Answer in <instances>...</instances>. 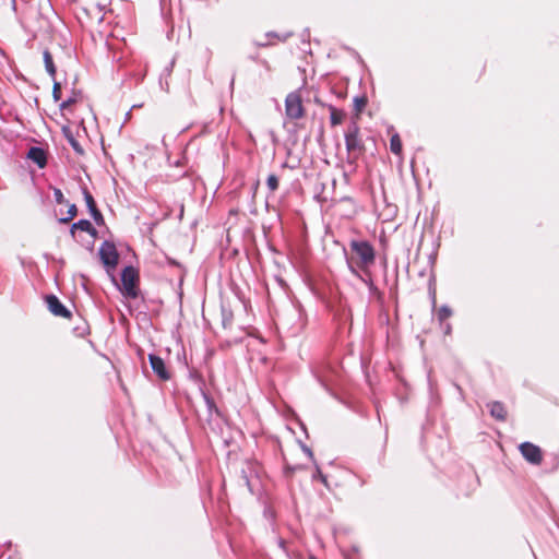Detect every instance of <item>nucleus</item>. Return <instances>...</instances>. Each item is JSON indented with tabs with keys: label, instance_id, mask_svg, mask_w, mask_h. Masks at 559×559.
I'll list each match as a JSON object with an SVG mask.
<instances>
[{
	"label": "nucleus",
	"instance_id": "nucleus-1",
	"mask_svg": "<svg viewBox=\"0 0 559 559\" xmlns=\"http://www.w3.org/2000/svg\"><path fill=\"white\" fill-rule=\"evenodd\" d=\"M345 145L348 155L347 160L350 164L356 163L366 152V146L360 135V128L356 121H353L347 127Z\"/></svg>",
	"mask_w": 559,
	"mask_h": 559
},
{
	"label": "nucleus",
	"instance_id": "nucleus-2",
	"mask_svg": "<svg viewBox=\"0 0 559 559\" xmlns=\"http://www.w3.org/2000/svg\"><path fill=\"white\" fill-rule=\"evenodd\" d=\"M350 249L357 255L356 265L366 271L374 263L376 253L373 247L368 241H350Z\"/></svg>",
	"mask_w": 559,
	"mask_h": 559
},
{
	"label": "nucleus",
	"instance_id": "nucleus-3",
	"mask_svg": "<svg viewBox=\"0 0 559 559\" xmlns=\"http://www.w3.org/2000/svg\"><path fill=\"white\" fill-rule=\"evenodd\" d=\"M140 276L136 269L126 266L121 272V293L124 297L135 299L139 297Z\"/></svg>",
	"mask_w": 559,
	"mask_h": 559
},
{
	"label": "nucleus",
	"instance_id": "nucleus-4",
	"mask_svg": "<svg viewBox=\"0 0 559 559\" xmlns=\"http://www.w3.org/2000/svg\"><path fill=\"white\" fill-rule=\"evenodd\" d=\"M285 115L289 120H299L306 116V108L299 91H294L286 96Z\"/></svg>",
	"mask_w": 559,
	"mask_h": 559
},
{
	"label": "nucleus",
	"instance_id": "nucleus-5",
	"mask_svg": "<svg viewBox=\"0 0 559 559\" xmlns=\"http://www.w3.org/2000/svg\"><path fill=\"white\" fill-rule=\"evenodd\" d=\"M519 450L523 457L531 464L539 465L543 462L544 455L542 449L532 443L523 442L520 444Z\"/></svg>",
	"mask_w": 559,
	"mask_h": 559
},
{
	"label": "nucleus",
	"instance_id": "nucleus-6",
	"mask_svg": "<svg viewBox=\"0 0 559 559\" xmlns=\"http://www.w3.org/2000/svg\"><path fill=\"white\" fill-rule=\"evenodd\" d=\"M102 262L108 267H116L119 261V254L114 243L105 241L99 248Z\"/></svg>",
	"mask_w": 559,
	"mask_h": 559
},
{
	"label": "nucleus",
	"instance_id": "nucleus-7",
	"mask_svg": "<svg viewBox=\"0 0 559 559\" xmlns=\"http://www.w3.org/2000/svg\"><path fill=\"white\" fill-rule=\"evenodd\" d=\"M46 300V304H47V307L49 309V311L57 316V317H61V318H64V319H71L72 317V313L70 310H68L61 302L60 300L58 299L57 296L55 295H48L46 296L45 298Z\"/></svg>",
	"mask_w": 559,
	"mask_h": 559
},
{
	"label": "nucleus",
	"instance_id": "nucleus-8",
	"mask_svg": "<svg viewBox=\"0 0 559 559\" xmlns=\"http://www.w3.org/2000/svg\"><path fill=\"white\" fill-rule=\"evenodd\" d=\"M148 360L153 371L157 374L160 380L167 381L170 379V373L166 368L164 360L154 354L148 355Z\"/></svg>",
	"mask_w": 559,
	"mask_h": 559
},
{
	"label": "nucleus",
	"instance_id": "nucleus-9",
	"mask_svg": "<svg viewBox=\"0 0 559 559\" xmlns=\"http://www.w3.org/2000/svg\"><path fill=\"white\" fill-rule=\"evenodd\" d=\"M27 157L34 162L39 168L47 165V153L44 148L33 146L28 150Z\"/></svg>",
	"mask_w": 559,
	"mask_h": 559
},
{
	"label": "nucleus",
	"instance_id": "nucleus-10",
	"mask_svg": "<svg viewBox=\"0 0 559 559\" xmlns=\"http://www.w3.org/2000/svg\"><path fill=\"white\" fill-rule=\"evenodd\" d=\"M491 417L496 420L504 421L508 417V411L502 402L495 401L488 404Z\"/></svg>",
	"mask_w": 559,
	"mask_h": 559
},
{
	"label": "nucleus",
	"instance_id": "nucleus-11",
	"mask_svg": "<svg viewBox=\"0 0 559 559\" xmlns=\"http://www.w3.org/2000/svg\"><path fill=\"white\" fill-rule=\"evenodd\" d=\"M329 111H330V122L332 127L342 124L346 114L344 110L337 109L336 107L329 105Z\"/></svg>",
	"mask_w": 559,
	"mask_h": 559
},
{
	"label": "nucleus",
	"instance_id": "nucleus-12",
	"mask_svg": "<svg viewBox=\"0 0 559 559\" xmlns=\"http://www.w3.org/2000/svg\"><path fill=\"white\" fill-rule=\"evenodd\" d=\"M76 229L86 231L93 236L96 234V229L93 227L91 222L87 219H81L72 225L71 230H70L72 236H74Z\"/></svg>",
	"mask_w": 559,
	"mask_h": 559
},
{
	"label": "nucleus",
	"instance_id": "nucleus-13",
	"mask_svg": "<svg viewBox=\"0 0 559 559\" xmlns=\"http://www.w3.org/2000/svg\"><path fill=\"white\" fill-rule=\"evenodd\" d=\"M43 58H44L45 68L47 70L48 74L50 75V78L52 80H55L57 69L53 63L52 55L50 53L49 50H45L43 53Z\"/></svg>",
	"mask_w": 559,
	"mask_h": 559
},
{
	"label": "nucleus",
	"instance_id": "nucleus-14",
	"mask_svg": "<svg viewBox=\"0 0 559 559\" xmlns=\"http://www.w3.org/2000/svg\"><path fill=\"white\" fill-rule=\"evenodd\" d=\"M390 150L395 155L402 154V150H403L402 141L397 133L393 134L390 139Z\"/></svg>",
	"mask_w": 559,
	"mask_h": 559
},
{
	"label": "nucleus",
	"instance_id": "nucleus-15",
	"mask_svg": "<svg viewBox=\"0 0 559 559\" xmlns=\"http://www.w3.org/2000/svg\"><path fill=\"white\" fill-rule=\"evenodd\" d=\"M66 136L72 148L80 155L84 154L83 147L80 143L74 139L73 134L69 130H64Z\"/></svg>",
	"mask_w": 559,
	"mask_h": 559
},
{
	"label": "nucleus",
	"instance_id": "nucleus-16",
	"mask_svg": "<svg viewBox=\"0 0 559 559\" xmlns=\"http://www.w3.org/2000/svg\"><path fill=\"white\" fill-rule=\"evenodd\" d=\"M78 215V207L75 204H69L68 215L66 217L59 218L61 224L70 223Z\"/></svg>",
	"mask_w": 559,
	"mask_h": 559
},
{
	"label": "nucleus",
	"instance_id": "nucleus-17",
	"mask_svg": "<svg viewBox=\"0 0 559 559\" xmlns=\"http://www.w3.org/2000/svg\"><path fill=\"white\" fill-rule=\"evenodd\" d=\"M367 105V98L365 96L356 97L354 99V109L356 112V117L358 118L361 111L365 109Z\"/></svg>",
	"mask_w": 559,
	"mask_h": 559
},
{
	"label": "nucleus",
	"instance_id": "nucleus-18",
	"mask_svg": "<svg viewBox=\"0 0 559 559\" xmlns=\"http://www.w3.org/2000/svg\"><path fill=\"white\" fill-rule=\"evenodd\" d=\"M452 316V310L448 306H442L437 311V318L440 322L448 320Z\"/></svg>",
	"mask_w": 559,
	"mask_h": 559
},
{
	"label": "nucleus",
	"instance_id": "nucleus-19",
	"mask_svg": "<svg viewBox=\"0 0 559 559\" xmlns=\"http://www.w3.org/2000/svg\"><path fill=\"white\" fill-rule=\"evenodd\" d=\"M82 193H83L86 206H87L88 211H91L92 207L96 206L94 197L92 195V193L88 191L87 188H83Z\"/></svg>",
	"mask_w": 559,
	"mask_h": 559
},
{
	"label": "nucleus",
	"instance_id": "nucleus-20",
	"mask_svg": "<svg viewBox=\"0 0 559 559\" xmlns=\"http://www.w3.org/2000/svg\"><path fill=\"white\" fill-rule=\"evenodd\" d=\"M267 188L271 192H275L278 189V178L276 175L271 174L266 180Z\"/></svg>",
	"mask_w": 559,
	"mask_h": 559
},
{
	"label": "nucleus",
	"instance_id": "nucleus-21",
	"mask_svg": "<svg viewBox=\"0 0 559 559\" xmlns=\"http://www.w3.org/2000/svg\"><path fill=\"white\" fill-rule=\"evenodd\" d=\"M92 217L94 218V221L99 225V224H103L104 223V217H103V214L100 213V211L98 210L97 205L92 207L91 211H90Z\"/></svg>",
	"mask_w": 559,
	"mask_h": 559
},
{
	"label": "nucleus",
	"instance_id": "nucleus-22",
	"mask_svg": "<svg viewBox=\"0 0 559 559\" xmlns=\"http://www.w3.org/2000/svg\"><path fill=\"white\" fill-rule=\"evenodd\" d=\"M52 97L56 102L61 99V84L57 81L53 82Z\"/></svg>",
	"mask_w": 559,
	"mask_h": 559
},
{
	"label": "nucleus",
	"instance_id": "nucleus-23",
	"mask_svg": "<svg viewBox=\"0 0 559 559\" xmlns=\"http://www.w3.org/2000/svg\"><path fill=\"white\" fill-rule=\"evenodd\" d=\"M53 195H55V201L58 204L67 203V200L64 199V195H63V193H62V191L60 189L53 188Z\"/></svg>",
	"mask_w": 559,
	"mask_h": 559
},
{
	"label": "nucleus",
	"instance_id": "nucleus-24",
	"mask_svg": "<svg viewBox=\"0 0 559 559\" xmlns=\"http://www.w3.org/2000/svg\"><path fill=\"white\" fill-rule=\"evenodd\" d=\"M302 466L301 465H293L287 459H285V472L288 474V473H293L295 471H298V469H301Z\"/></svg>",
	"mask_w": 559,
	"mask_h": 559
},
{
	"label": "nucleus",
	"instance_id": "nucleus-25",
	"mask_svg": "<svg viewBox=\"0 0 559 559\" xmlns=\"http://www.w3.org/2000/svg\"><path fill=\"white\" fill-rule=\"evenodd\" d=\"M75 103H76V98L75 97H71V98H69V99H67V100H64V102H62L60 104V109L64 110V109L69 108L70 106H72Z\"/></svg>",
	"mask_w": 559,
	"mask_h": 559
},
{
	"label": "nucleus",
	"instance_id": "nucleus-26",
	"mask_svg": "<svg viewBox=\"0 0 559 559\" xmlns=\"http://www.w3.org/2000/svg\"><path fill=\"white\" fill-rule=\"evenodd\" d=\"M318 478L328 487L326 476L321 473L320 469L317 471Z\"/></svg>",
	"mask_w": 559,
	"mask_h": 559
},
{
	"label": "nucleus",
	"instance_id": "nucleus-27",
	"mask_svg": "<svg viewBox=\"0 0 559 559\" xmlns=\"http://www.w3.org/2000/svg\"><path fill=\"white\" fill-rule=\"evenodd\" d=\"M300 452L308 457L312 455L311 451L308 450L307 448H300Z\"/></svg>",
	"mask_w": 559,
	"mask_h": 559
},
{
	"label": "nucleus",
	"instance_id": "nucleus-28",
	"mask_svg": "<svg viewBox=\"0 0 559 559\" xmlns=\"http://www.w3.org/2000/svg\"><path fill=\"white\" fill-rule=\"evenodd\" d=\"M348 264H349V269H350L352 273L355 275H358L357 271L352 266L350 262H348Z\"/></svg>",
	"mask_w": 559,
	"mask_h": 559
},
{
	"label": "nucleus",
	"instance_id": "nucleus-29",
	"mask_svg": "<svg viewBox=\"0 0 559 559\" xmlns=\"http://www.w3.org/2000/svg\"><path fill=\"white\" fill-rule=\"evenodd\" d=\"M310 559H317V558H314V557H311Z\"/></svg>",
	"mask_w": 559,
	"mask_h": 559
}]
</instances>
